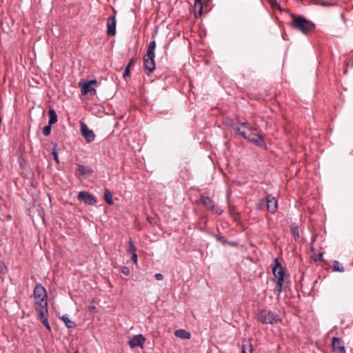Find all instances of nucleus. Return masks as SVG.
Returning <instances> with one entry per match:
<instances>
[{"mask_svg": "<svg viewBox=\"0 0 353 353\" xmlns=\"http://www.w3.org/2000/svg\"><path fill=\"white\" fill-rule=\"evenodd\" d=\"M292 19L291 26L295 30H299L303 34H307L308 32H312L315 25L311 21L306 19L305 17L300 15L291 14Z\"/></svg>", "mask_w": 353, "mask_h": 353, "instance_id": "2", "label": "nucleus"}, {"mask_svg": "<svg viewBox=\"0 0 353 353\" xmlns=\"http://www.w3.org/2000/svg\"><path fill=\"white\" fill-rule=\"evenodd\" d=\"M88 310H89V311L94 312H96L97 310V307L94 305H90L88 307Z\"/></svg>", "mask_w": 353, "mask_h": 353, "instance_id": "38", "label": "nucleus"}, {"mask_svg": "<svg viewBox=\"0 0 353 353\" xmlns=\"http://www.w3.org/2000/svg\"><path fill=\"white\" fill-rule=\"evenodd\" d=\"M174 334L176 336L183 339H189L191 336V334L189 332L183 329L176 330Z\"/></svg>", "mask_w": 353, "mask_h": 353, "instance_id": "19", "label": "nucleus"}, {"mask_svg": "<svg viewBox=\"0 0 353 353\" xmlns=\"http://www.w3.org/2000/svg\"><path fill=\"white\" fill-rule=\"evenodd\" d=\"M275 279H276V291L278 292V295H279L280 293L283 290L284 276L277 277V278H275Z\"/></svg>", "mask_w": 353, "mask_h": 353, "instance_id": "23", "label": "nucleus"}, {"mask_svg": "<svg viewBox=\"0 0 353 353\" xmlns=\"http://www.w3.org/2000/svg\"><path fill=\"white\" fill-rule=\"evenodd\" d=\"M78 199H81L85 204L89 205H94L97 203V200L94 196H92L91 194H90L87 192H84V191H81L79 193Z\"/></svg>", "mask_w": 353, "mask_h": 353, "instance_id": "10", "label": "nucleus"}, {"mask_svg": "<svg viewBox=\"0 0 353 353\" xmlns=\"http://www.w3.org/2000/svg\"><path fill=\"white\" fill-rule=\"evenodd\" d=\"M250 143H254V145H256V146H258L261 148H263V149L266 148V144L265 143L263 137L262 135H261L260 134L256 133V134L255 135L254 139H251Z\"/></svg>", "mask_w": 353, "mask_h": 353, "instance_id": "15", "label": "nucleus"}, {"mask_svg": "<svg viewBox=\"0 0 353 353\" xmlns=\"http://www.w3.org/2000/svg\"><path fill=\"white\" fill-rule=\"evenodd\" d=\"M81 131L87 142L90 143L94 140L95 134L92 130H89L85 123H81Z\"/></svg>", "mask_w": 353, "mask_h": 353, "instance_id": "8", "label": "nucleus"}, {"mask_svg": "<svg viewBox=\"0 0 353 353\" xmlns=\"http://www.w3.org/2000/svg\"><path fill=\"white\" fill-rule=\"evenodd\" d=\"M77 170L81 175L91 174L93 172L92 168L81 164L78 165Z\"/></svg>", "mask_w": 353, "mask_h": 353, "instance_id": "18", "label": "nucleus"}, {"mask_svg": "<svg viewBox=\"0 0 353 353\" xmlns=\"http://www.w3.org/2000/svg\"><path fill=\"white\" fill-rule=\"evenodd\" d=\"M33 296L38 317L46 329L50 331L51 327L48 322V294L45 288L37 283L34 288Z\"/></svg>", "mask_w": 353, "mask_h": 353, "instance_id": "1", "label": "nucleus"}, {"mask_svg": "<svg viewBox=\"0 0 353 353\" xmlns=\"http://www.w3.org/2000/svg\"><path fill=\"white\" fill-rule=\"evenodd\" d=\"M249 133H248L245 130H244V132H242L241 133V136L245 139H246L248 136Z\"/></svg>", "mask_w": 353, "mask_h": 353, "instance_id": "40", "label": "nucleus"}, {"mask_svg": "<svg viewBox=\"0 0 353 353\" xmlns=\"http://www.w3.org/2000/svg\"><path fill=\"white\" fill-rule=\"evenodd\" d=\"M130 75V72L129 65H126L124 72L123 74V77L126 78V77H129Z\"/></svg>", "mask_w": 353, "mask_h": 353, "instance_id": "33", "label": "nucleus"}, {"mask_svg": "<svg viewBox=\"0 0 353 353\" xmlns=\"http://www.w3.org/2000/svg\"><path fill=\"white\" fill-rule=\"evenodd\" d=\"M257 320L263 324H274L281 321L277 314L270 310H261L257 314Z\"/></svg>", "mask_w": 353, "mask_h": 353, "instance_id": "4", "label": "nucleus"}, {"mask_svg": "<svg viewBox=\"0 0 353 353\" xmlns=\"http://www.w3.org/2000/svg\"><path fill=\"white\" fill-rule=\"evenodd\" d=\"M352 66L353 67V58H352Z\"/></svg>", "mask_w": 353, "mask_h": 353, "instance_id": "45", "label": "nucleus"}, {"mask_svg": "<svg viewBox=\"0 0 353 353\" xmlns=\"http://www.w3.org/2000/svg\"><path fill=\"white\" fill-rule=\"evenodd\" d=\"M121 272L125 276H128L130 274V269L126 266H121L120 268Z\"/></svg>", "mask_w": 353, "mask_h": 353, "instance_id": "32", "label": "nucleus"}, {"mask_svg": "<svg viewBox=\"0 0 353 353\" xmlns=\"http://www.w3.org/2000/svg\"><path fill=\"white\" fill-rule=\"evenodd\" d=\"M290 231L292 232V234L293 235L295 240H297L299 238V227L296 224L293 223L290 226Z\"/></svg>", "mask_w": 353, "mask_h": 353, "instance_id": "25", "label": "nucleus"}, {"mask_svg": "<svg viewBox=\"0 0 353 353\" xmlns=\"http://www.w3.org/2000/svg\"><path fill=\"white\" fill-rule=\"evenodd\" d=\"M58 148V144L57 143H53V150H52V154L53 155V157H54V161H56L57 163H59V157H58V154H57V148Z\"/></svg>", "mask_w": 353, "mask_h": 353, "instance_id": "28", "label": "nucleus"}, {"mask_svg": "<svg viewBox=\"0 0 353 353\" xmlns=\"http://www.w3.org/2000/svg\"><path fill=\"white\" fill-rule=\"evenodd\" d=\"M107 26H108L107 34L108 36H114L116 34L115 15H112V16H110L108 17Z\"/></svg>", "mask_w": 353, "mask_h": 353, "instance_id": "12", "label": "nucleus"}, {"mask_svg": "<svg viewBox=\"0 0 353 353\" xmlns=\"http://www.w3.org/2000/svg\"><path fill=\"white\" fill-rule=\"evenodd\" d=\"M90 85L92 87V85H96L97 83V81L96 79H92L90 81H87Z\"/></svg>", "mask_w": 353, "mask_h": 353, "instance_id": "37", "label": "nucleus"}, {"mask_svg": "<svg viewBox=\"0 0 353 353\" xmlns=\"http://www.w3.org/2000/svg\"><path fill=\"white\" fill-rule=\"evenodd\" d=\"M48 115L50 117L48 123L52 125L57 122V115L56 112L53 109H50L48 111Z\"/></svg>", "mask_w": 353, "mask_h": 353, "instance_id": "22", "label": "nucleus"}, {"mask_svg": "<svg viewBox=\"0 0 353 353\" xmlns=\"http://www.w3.org/2000/svg\"><path fill=\"white\" fill-rule=\"evenodd\" d=\"M155 48L156 42L154 41L150 42L147 52L143 57V68L148 75H150L155 69Z\"/></svg>", "mask_w": 353, "mask_h": 353, "instance_id": "3", "label": "nucleus"}, {"mask_svg": "<svg viewBox=\"0 0 353 353\" xmlns=\"http://www.w3.org/2000/svg\"><path fill=\"white\" fill-rule=\"evenodd\" d=\"M275 265L272 268V273L275 278L284 276L285 271L281 263H279V260L276 259L274 260Z\"/></svg>", "mask_w": 353, "mask_h": 353, "instance_id": "14", "label": "nucleus"}, {"mask_svg": "<svg viewBox=\"0 0 353 353\" xmlns=\"http://www.w3.org/2000/svg\"><path fill=\"white\" fill-rule=\"evenodd\" d=\"M272 7L274 8H279L280 5L279 3H277L276 2H275L274 4L272 3Z\"/></svg>", "mask_w": 353, "mask_h": 353, "instance_id": "42", "label": "nucleus"}, {"mask_svg": "<svg viewBox=\"0 0 353 353\" xmlns=\"http://www.w3.org/2000/svg\"><path fill=\"white\" fill-rule=\"evenodd\" d=\"M332 270L334 272H343L345 271V268L341 263H340L338 261L334 260L332 261Z\"/></svg>", "mask_w": 353, "mask_h": 353, "instance_id": "24", "label": "nucleus"}, {"mask_svg": "<svg viewBox=\"0 0 353 353\" xmlns=\"http://www.w3.org/2000/svg\"><path fill=\"white\" fill-rule=\"evenodd\" d=\"M242 353H252L253 351L251 339H245L241 345Z\"/></svg>", "mask_w": 353, "mask_h": 353, "instance_id": "16", "label": "nucleus"}, {"mask_svg": "<svg viewBox=\"0 0 353 353\" xmlns=\"http://www.w3.org/2000/svg\"><path fill=\"white\" fill-rule=\"evenodd\" d=\"M332 345L334 351H336L339 353H346L344 347V343L339 338L333 337Z\"/></svg>", "mask_w": 353, "mask_h": 353, "instance_id": "13", "label": "nucleus"}, {"mask_svg": "<svg viewBox=\"0 0 353 353\" xmlns=\"http://www.w3.org/2000/svg\"><path fill=\"white\" fill-rule=\"evenodd\" d=\"M60 319L64 322L68 328H74L76 327L75 322L70 320L67 315H63L61 316Z\"/></svg>", "mask_w": 353, "mask_h": 353, "instance_id": "20", "label": "nucleus"}, {"mask_svg": "<svg viewBox=\"0 0 353 353\" xmlns=\"http://www.w3.org/2000/svg\"><path fill=\"white\" fill-rule=\"evenodd\" d=\"M212 236L218 241H219L220 243H221L223 245H227L228 241H227V239L223 236H219L218 234H213Z\"/></svg>", "mask_w": 353, "mask_h": 353, "instance_id": "29", "label": "nucleus"}, {"mask_svg": "<svg viewBox=\"0 0 353 353\" xmlns=\"http://www.w3.org/2000/svg\"><path fill=\"white\" fill-rule=\"evenodd\" d=\"M266 200V210L274 214L278 209V202L276 198L270 194H268L265 197Z\"/></svg>", "mask_w": 353, "mask_h": 353, "instance_id": "6", "label": "nucleus"}, {"mask_svg": "<svg viewBox=\"0 0 353 353\" xmlns=\"http://www.w3.org/2000/svg\"><path fill=\"white\" fill-rule=\"evenodd\" d=\"M323 253L319 254V259L322 260Z\"/></svg>", "mask_w": 353, "mask_h": 353, "instance_id": "44", "label": "nucleus"}, {"mask_svg": "<svg viewBox=\"0 0 353 353\" xmlns=\"http://www.w3.org/2000/svg\"><path fill=\"white\" fill-rule=\"evenodd\" d=\"M131 259H132V261L134 263H137V261H138V256H137V254H136V252H134V253H132V254Z\"/></svg>", "mask_w": 353, "mask_h": 353, "instance_id": "35", "label": "nucleus"}, {"mask_svg": "<svg viewBox=\"0 0 353 353\" xmlns=\"http://www.w3.org/2000/svg\"><path fill=\"white\" fill-rule=\"evenodd\" d=\"M78 85L81 88V93L82 95L90 94L91 96H94L97 93L96 89L90 85V84L84 80H81L79 82Z\"/></svg>", "mask_w": 353, "mask_h": 353, "instance_id": "7", "label": "nucleus"}, {"mask_svg": "<svg viewBox=\"0 0 353 353\" xmlns=\"http://www.w3.org/2000/svg\"><path fill=\"white\" fill-rule=\"evenodd\" d=\"M227 245H232V246H236L237 245V243L236 242L228 241Z\"/></svg>", "mask_w": 353, "mask_h": 353, "instance_id": "41", "label": "nucleus"}, {"mask_svg": "<svg viewBox=\"0 0 353 353\" xmlns=\"http://www.w3.org/2000/svg\"><path fill=\"white\" fill-rule=\"evenodd\" d=\"M75 353H77V352H75Z\"/></svg>", "mask_w": 353, "mask_h": 353, "instance_id": "46", "label": "nucleus"}, {"mask_svg": "<svg viewBox=\"0 0 353 353\" xmlns=\"http://www.w3.org/2000/svg\"><path fill=\"white\" fill-rule=\"evenodd\" d=\"M201 202L209 210L214 211L215 213L221 215L223 210L219 207L214 205L213 201L208 196L202 195L201 196Z\"/></svg>", "mask_w": 353, "mask_h": 353, "instance_id": "5", "label": "nucleus"}, {"mask_svg": "<svg viewBox=\"0 0 353 353\" xmlns=\"http://www.w3.org/2000/svg\"><path fill=\"white\" fill-rule=\"evenodd\" d=\"M238 123H239L238 125L236 127H235V128L233 130L235 134H237L239 135H241L242 132H244V130H245V129L248 130L249 131L256 130V128L252 127L248 122H239Z\"/></svg>", "mask_w": 353, "mask_h": 353, "instance_id": "11", "label": "nucleus"}, {"mask_svg": "<svg viewBox=\"0 0 353 353\" xmlns=\"http://www.w3.org/2000/svg\"><path fill=\"white\" fill-rule=\"evenodd\" d=\"M104 199L108 204H109V205L113 204L112 192L108 188H105V190H104Z\"/></svg>", "mask_w": 353, "mask_h": 353, "instance_id": "21", "label": "nucleus"}, {"mask_svg": "<svg viewBox=\"0 0 353 353\" xmlns=\"http://www.w3.org/2000/svg\"><path fill=\"white\" fill-rule=\"evenodd\" d=\"M135 62V59L134 58H132L130 61L129 63H128L127 65H129V68H130L131 65H134Z\"/></svg>", "mask_w": 353, "mask_h": 353, "instance_id": "39", "label": "nucleus"}, {"mask_svg": "<svg viewBox=\"0 0 353 353\" xmlns=\"http://www.w3.org/2000/svg\"><path fill=\"white\" fill-rule=\"evenodd\" d=\"M256 209L258 210H264L265 209H266V200H259V202L256 203Z\"/></svg>", "mask_w": 353, "mask_h": 353, "instance_id": "26", "label": "nucleus"}, {"mask_svg": "<svg viewBox=\"0 0 353 353\" xmlns=\"http://www.w3.org/2000/svg\"><path fill=\"white\" fill-rule=\"evenodd\" d=\"M203 6L201 0H195L194 4V12L196 17H200L202 14Z\"/></svg>", "mask_w": 353, "mask_h": 353, "instance_id": "17", "label": "nucleus"}, {"mask_svg": "<svg viewBox=\"0 0 353 353\" xmlns=\"http://www.w3.org/2000/svg\"><path fill=\"white\" fill-rule=\"evenodd\" d=\"M154 277L156 278L157 280L158 281H161L163 280V276L162 274L161 273H157L155 275H154Z\"/></svg>", "mask_w": 353, "mask_h": 353, "instance_id": "36", "label": "nucleus"}, {"mask_svg": "<svg viewBox=\"0 0 353 353\" xmlns=\"http://www.w3.org/2000/svg\"><path fill=\"white\" fill-rule=\"evenodd\" d=\"M145 341V338L141 334L134 335L132 338H131L128 341V345L131 348H134L136 347H143V344Z\"/></svg>", "mask_w": 353, "mask_h": 353, "instance_id": "9", "label": "nucleus"}, {"mask_svg": "<svg viewBox=\"0 0 353 353\" xmlns=\"http://www.w3.org/2000/svg\"><path fill=\"white\" fill-rule=\"evenodd\" d=\"M315 3H316V4H320V5H321V1H319V0H316Z\"/></svg>", "mask_w": 353, "mask_h": 353, "instance_id": "43", "label": "nucleus"}, {"mask_svg": "<svg viewBox=\"0 0 353 353\" xmlns=\"http://www.w3.org/2000/svg\"><path fill=\"white\" fill-rule=\"evenodd\" d=\"M136 250H137L136 247H135V245H134L133 242L132 241V240L130 239L129 242H128V252H129L130 254H132V253L136 252Z\"/></svg>", "mask_w": 353, "mask_h": 353, "instance_id": "30", "label": "nucleus"}, {"mask_svg": "<svg viewBox=\"0 0 353 353\" xmlns=\"http://www.w3.org/2000/svg\"><path fill=\"white\" fill-rule=\"evenodd\" d=\"M51 127H52V125H50L49 123L46 125L43 129V134L45 135V136H48L50 132H51Z\"/></svg>", "mask_w": 353, "mask_h": 353, "instance_id": "31", "label": "nucleus"}, {"mask_svg": "<svg viewBox=\"0 0 353 353\" xmlns=\"http://www.w3.org/2000/svg\"><path fill=\"white\" fill-rule=\"evenodd\" d=\"M225 123L228 126L232 128V130H234L235 128V127H236L238 125V124H236L232 119L228 118V117L225 118Z\"/></svg>", "mask_w": 353, "mask_h": 353, "instance_id": "27", "label": "nucleus"}, {"mask_svg": "<svg viewBox=\"0 0 353 353\" xmlns=\"http://www.w3.org/2000/svg\"><path fill=\"white\" fill-rule=\"evenodd\" d=\"M252 132L253 131H250V132L249 133V134H248V137L246 139L249 142H251V139H254V137L256 134V133H254Z\"/></svg>", "mask_w": 353, "mask_h": 353, "instance_id": "34", "label": "nucleus"}]
</instances>
